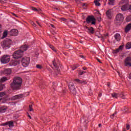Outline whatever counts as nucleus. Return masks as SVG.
Listing matches in <instances>:
<instances>
[{
	"mask_svg": "<svg viewBox=\"0 0 131 131\" xmlns=\"http://www.w3.org/2000/svg\"><path fill=\"white\" fill-rule=\"evenodd\" d=\"M109 2H110L111 3H112L113 4L114 0H109Z\"/></svg>",
	"mask_w": 131,
	"mask_h": 131,
	"instance_id": "obj_55",
	"label": "nucleus"
},
{
	"mask_svg": "<svg viewBox=\"0 0 131 131\" xmlns=\"http://www.w3.org/2000/svg\"><path fill=\"white\" fill-rule=\"evenodd\" d=\"M96 60L98 61V62H99V63L102 64V62H101V60H100V59L99 58H97Z\"/></svg>",
	"mask_w": 131,
	"mask_h": 131,
	"instance_id": "obj_48",
	"label": "nucleus"
},
{
	"mask_svg": "<svg viewBox=\"0 0 131 131\" xmlns=\"http://www.w3.org/2000/svg\"><path fill=\"white\" fill-rule=\"evenodd\" d=\"M11 45H12V40H11V39L6 38L3 41L2 46L3 48H10V46H11Z\"/></svg>",
	"mask_w": 131,
	"mask_h": 131,
	"instance_id": "obj_5",
	"label": "nucleus"
},
{
	"mask_svg": "<svg viewBox=\"0 0 131 131\" xmlns=\"http://www.w3.org/2000/svg\"><path fill=\"white\" fill-rule=\"evenodd\" d=\"M1 63L3 64H8L11 60V57L8 55H3L0 59Z\"/></svg>",
	"mask_w": 131,
	"mask_h": 131,
	"instance_id": "obj_4",
	"label": "nucleus"
},
{
	"mask_svg": "<svg viewBox=\"0 0 131 131\" xmlns=\"http://www.w3.org/2000/svg\"><path fill=\"white\" fill-rule=\"evenodd\" d=\"M20 63H21V61L20 60L13 61L10 63V66H16L17 65H19Z\"/></svg>",
	"mask_w": 131,
	"mask_h": 131,
	"instance_id": "obj_13",
	"label": "nucleus"
},
{
	"mask_svg": "<svg viewBox=\"0 0 131 131\" xmlns=\"http://www.w3.org/2000/svg\"><path fill=\"white\" fill-rule=\"evenodd\" d=\"M108 5H113V3L110 2H108Z\"/></svg>",
	"mask_w": 131,
	"mask_h": 131,
	"instance_id": "obj_59",
	"label": "nucleus"
},
{
	"mask_svg": "<svg viewBox=\"0 0 131 131\" xmlns=\"http://www.w3.org/2000/svg\"><path fill=\"white\" fill-rule=\"evenodd\" d=\"M97 14H98L99 15H101V13H100V11H99L98 10H96Z\"/></svg>",
	"mask_w": 131,
	"mask_h": 131,
	"instance_id": "obj_50",
	"label": "nucleus"
},
{
	"mask_svg": "<svg viewBox=\"0 0 131 131\" xmlns=\"http://www.w3.org/2000/svg\"><path fill=\"white\" fill-rule=\"evenodd\" d=\"M130 29H131V24H129L126 27V28L125 29V32H128V31L130 30Z\"/></svg>",
	"mask_w": 131,
	"mask_h": 131,
	"instance_id": "obj_20",
	"label": "nucleus"
},
{
	"mask_svg": "<svg viewBox=\"0 0 131 131\" xmlns=\"http://www.w3.org/2000/svg\"><path fill=\"white\" fill-rule=\"evenodd\" d=\"M28 48V46H27V45H23L20 47V49L19 50H21L22 51H23V53H24L25 51H27Z\"/></svg>",
	"mask_w": 131,
	"mask_h": 131,
	"instance_id": "obj_18",
	"label": "nucleus"
},
{
	"mask_svg": "<svg viewBox=\"0 0 131 131\" xmlns=\"http://www.w3.org/2000/svg\"><path fill=\"white\" fill-rule=\"evenodd\" d=\"M83 73H85V72L83 71V72H81L80 73H79V75H82V74H83Z\"/></svg>",
	"mask_w": 131,
	"mask_h": 131,
	"instance_id": "obj_47",
	"label": "nucleus"
},
{
	"mask_svg": "<svg viewBox=\"0 0 131 131\" xmlns=\"http://www.w3.org/2000/svg\"><path fill=\"white\" fill-rule=\"evenodd\" d=\"M53 66L55 68V69L57 70V72H59L60 71V70L59 69V67H58V65H57V63H56V60H54L53 61Z\"/></svg>",
	"mask_w": 131,
	"mask_h": 131,
	"instance_id": "obj_15",
	"label": "nucleus"
},
{
	"mask_svg": "<svg viewBox=\"0 0 131 131\" xmlns=\"http://www.w3.org/2000/svg\"><path fill=\"white\" fill-rule=\"evenodd\" d=\"M128 9V4H126L125 5H123L121 7V10L123 11H127Z\"/></svg>",
	"mask_w": 131,
	"mask_h": 131,
	"instance_id": "obj_17",
	"label": "nucleus"
},
{
	"mask_svg": "<svg viewBox=\"0 0 131 131\" xmlns=\"http://www.w3.org/2000/svg\"><path fill=\"white\" fill-rule=\"evenodd\" d=\"M124 66L126 67H131V57H127L124 60Z\"/></svg>",
	"mask_w": 131,
	"mask_h": 131,
	"instance_id": "obj_8",
	"label": "nucleus"
},
{
	"mask_svg": "<svg viewBox=\"0 0 131 131\" xmlns=\"http://www.w3.org/2000/svg\"><path fill=\"white\" fill-rule=\"evenodd\" d=\"M36 23H37V24H38V25H39V26L41 27V26L40 25V24H39V23L38 21H36Z\"/></svg>",
	"mask_w": 131,
	"mask_h": 131,
	"instance_id": "obj_52",
	"label": "nucleus"
},
{
	"mask_svg": "<svg viewBox=\"0 0 131 131\" xmlns=\"http://www.w3.org/2000/svg\"><path fill=\"white\" fill-rule=\"evenodd\" d=\"M69 89L70 90V93L73 95V96H76L77 92H76V89H75V86L74 84L71 83L69 85Z\"/></svg>",
	"mask_w": 131,
	"mask_h": 131,
	"instance_id": "obj_6",
	"label": "nucleus"
},
{
	"mask_svg": "<svg viewBox=\"0 0 131 131\" xmlns=\"http://www.w3.org/2000/svg\"><path fill=\"white\" fill-rule=\"evenodd\" d=\"M116 114H117V112L115 111L114 114H113L112 115H111V118L113 119V118H114V116H115V115Z\"/></svg>",
	"mask_w": 131,
	"mask_h": 131,
	"instance_id": "obj_30",
	"label": "nucleus"
},
{
	"mask_svg": "<svg viewBox=\"0 0 131 131\" xmlns=\"http://www.w3.org/2000/svg\"><path fill=\"white\" fill-rule=\"evenodd\" d=\"M101 40H102V41H104V38L103 37H101Z\"/></svg>",
	"mask_w": 131,
	"mask_h": 131,
	"instance_id": "obj_62",
	"label": "nucleus"
},
{
	"mask_svg": "<svg viewBox=\"0 0 131 131\" xmlns=\"http://www.w3.org/2000/svg\"><path fill=\"white\" fill-rule=\"evenodd\" d=\"M2 125H4V126H5V125H8V122L3 123Z\"/></svg>",
	"mask_w": 131,
	"mask_h": 131,
	"instance_id": "obj_53",
	"label": "nucleus"
},
{
	"mask_svg": "<svg viewBox=\"0 0 131 131\" xmlns=\"http://www.w3.org/2000/svg\"><path fill=\"white\" fill-rule=\"evenodd\" d=\"M116 21L118 22H122L123 20H124V17H123V15L121 13H119L117 15L116 17Z\"/></svg>",
	"mask_w": 131,
	"mask_h": 131,
	"instance_id": "obj_9",
	"label": "nucleus"
},
{
	"mask_svg": "<svg viewBox=\"0 0 131 131\" xmlns=\"http://www.w3.org/2000/svg\"><path fill=\"white\" fill-rule=\"evenodd\" d=\"M117 96H118V94L117 93H114L112 94V96L113 97V98H115L116 99H117Z\"/></svg>",
	"mask_w": 131,
	"mask_h": 131,
	"instance_id": "obj_26",
	"label": "nucleus"
},
{
	"mask_svg": "<svg viewBox=\"0 0 131 131\" xmlns=\"http://www.w3.org/2000/svg\"><path fill=\"white\" fill-rule=\"evenodd\" d=\"M50 25H51V27H53V28H55V26H54V25L51 24Z\"/></svg>",
	"mask_w": 131,
	"mask_h": 131,
	"instance_id": "obj_58",
	"label": "nucleus"
},
{
	"mask_svg": "<svg viewBox=\"0 0 131 131\" xmlns=\"http://www.w3.org/2000/svg\"><path fill=\"white\" fill-rule=\"evenodd\" d=\"M6 95V93L5 92H0V98H2V97H4V96Z\"/></svg>",
	"mask_w": 131,
	"mask_h": 131,
	"instance_id": "obj_32",
	"label": "nucleus"
},
{
	"mask_svg": "<svg viewBox=\"0 0 131 131\" xmlns=\"http://www.w3.org/2000/svg\"><path fill=\"white\" fill-rule=\"evenodd\" d=\"M40 88H41V89H45V87H43L42 85H40Z\"/></svg>",
	"mask_w": 131,
	"mask_h": 131,
	"instance_id": "obj_63",
	"label": "nucleus"
},
{
	"mask_svg": "<svg viewBox=\"0 0 131 131\" xmlns=\"http://www.w3.org/2000/svg\"><path fill=\"white\" fill-rule=\"evenodd\" d=\"M6 80H8V78L3 77L0 79V82H5Z\"/></svg>",
	"mask_w": 131,
	"mask_h": 131,
	"instance_id": "obj_23",
	"label": "nucleus"
},
{
	"mask_svg": "<svg viewBox=\"0 0 131 131\" xmlns=\"http://www.w3.org/2000/svg\"><path fill=\"white\" fill-rule=\"evenodd\" d=\"M49 47L50 48V49H51V50L55 52V53H57V50H56L55 49V47L53 46V45H49Z\"/></svg>",
	"mask_w": 131,
	"mask_h": 131,
	"instance_id": "obj_24",
	"label": "nucleus"
},
{
	"mask_svg": "<svg viewBox=\"0 0 131 131\" xmlns=\"http://www.w3.org/2000/svg\"><path fill=\"white\" fill-rule=\"evenodd\" d=\"M75 81H77V82H79H79H80V80H79V79H76L75 80Z\"/></svg>",
	"mask_w": 131,
	"mask_h": 131,
	"instance_id": "obj_49",
	"label": "nucleus"
},
{
	"mask_svg": "<svg viewBox=\"0 0 131 131\" xmlns=\"http://www.w3.org/2000/svg\"><path fill=\"white\" fill-rule=\"evenodd\" d=\"M111 14H112L111 10H108L106 11V15L107 18H108V19H111L112 18V16Z\"/></svg>",
	"mask_w": 131,
	"mask_h": 131,
	"instance_id": "obj_16",
	"label": "nucleus"
},
{
	"mask_svg": "<svg viewBox=\"0 0 131 131\" xmlns=\"http://www.w3.org/2000/svg\"><path fill=\"white\" fill-rule=\"evenodd\" d=\"M126 129L127 130H128V129H129V127H130V125H129L128 124H126Z\"/></svg>",
	"mask_w": 131,
	"mask_h": 131,
	"instance_id": "obj_38",
	"label": "nucleus"
},
{
	"mask_svg": "<svg viewBox=\"0 0 131 131\" xmlns=\"http://www.w3.org/2000/svg\"><path fill=\"white\" fill-rule=\"evenodd\" d=\"M22 82L23 80L21 77H14L13 79V81L10 83V88L13 91L21 90Z\"/></svg>",
	"mask_w": 131,
	"mask_h": 131,
	"instance_id": "obj_1",
	"label": "nucleus"
},
{
	"mask_svg": "<svg viewBox=\"0 0 131 131\" xmlns=\"http://www.w3.org/2000/svg\"><path fill=\"white\" fill-rule=\"evenodd\" d=\"M122 111H123L124 113H128V112H128V107L126 106L123 107Z\"/></svg>",
	"mask_w": 131,
	"mask_h": 131,
	"instance_id": "obj_22",
	"label": "nucleus"
},
{
	"mask_svg": "<svg viewBox=\"0 0 131 131\" xmlns=\"http://www.w3.org/2000/svg\"><path fill=\"white\" fill-rule=\"evenodd\" d=\"M126 49H131V42L127 43L126 45Z\"/></svg>",
	"mask_w": 131,
	"mask_h": 131,
	"instance_id": "obj_27",
	"label": "nucleus"
},
{
	"mask_svg": "<svg viewBox=\"0 0 131 131\" xmlns=\"http://www.w3.org/2000/svg\"><path fill=\"white\" fill-rule=\"evenodd\" d=\"M79 83H84V84H86V82L84 80H83V81L80 80Z\"/></svg>",
	"mask_w": 131,
	"mask_h": 131,
	"instance_id": "obj_40",
	"label": "nucleus"
},
{
	"mask_svg": "<svg viewBox=\"0 0 131 131\" xmlns=\"http://www.w3.org/2000/svg\"><path fill=\"white\" fill-rule=\"evenodd\" d=\"M22 98H24V94H21L14 96L11 98V100L15 101V100H18V99H22Z\"/></svg>",
	"mask_w": 131,
	"mask_h": 131,
	"instance_id": "obj_11",
	"label": "nucleus"
},
{
	"mask_svg": "<svg viewBox=\"0 0 131 131\" xmlns=\"http://www.w3.org/2000/svg\"><path fill=\"white\" fill-rule=\"evenodd\" d=\"M23 51L21 50H18L17 51H15L12 56L14 58V59H20V58H22L23 57Z\"/></svg>",
	"mask_w": 131,
	"mask_h": 131,
	"instance_id": "obj_3",
	"label": "nucleus"
},
{
	"mask_svg": "<svg viewBox=\"0 0 131 131\" xmlns=\"http://www.w3.org/2000/svg\"><path fill=\"white\" fill-rule=\"evenodd\" d=\"M86 23L90 25H96V18L93 15H89L86 18Z\"/></svg>",
	"mask_w": 131,
	"mask_h": 131,
	"instance_id": "obj_2",
	"label": "nucleus"
},
{
	"mask_svg": "<svg viewBox=\"0 0 131 131\" xmlns=\"http://www.w3.org/2000/svg\"><path fill=\"white\" fill-rule=\"evenodd\" d=\"M29 111L30 112H33V108H32V105H29Z\"/></svg>",
	"mask_w": 131,
	"mask_h": 131,
	"instance_id": "obj_33",
	"label": "nucleus"
},
{
	"mask_svg": "<svg viewBox=\"0 0 131 131\" xmlns=\"http://www.w3.org/2000/svg\"><path fill=\"white\" fill-rule=\"evenodd\" d=\"M7 35H8V32L7 31H4V33H3V36L2 38H5L6 37H7Z\"/></svg>",
	"mask_w": 131,
	"mask_h": 131,
	"instance_id": "obj_28",
	"label": "nucleus"
},
{
	"mask_svg": "<svg viewBox=\"0 0 131 131\" xmlns=\"http://www.w3.org/2000/svg\"><path fill=\"white\" fill-rule=\"evenodd\" d=\"M85 28H86V29H88L89 32L90 33H92V34H94V33H95V29H94V28H93L92 27L89 28L87 26H85Z\"/></svg>",
	"mask_w": 131,
	"mask_h": 131,
	"instance_id": "obj_14",
	"label": "nucleus"
},
{
	"mask_svg": "<svg viewBox=\"0 0 131 131\" xmlns=\"http://www.w3.org/2000/svg\"><path fill=\"white\" fill-rule=\"evenodd\" d=\"M28 114V117H29V118H30V119H31V116H30V115H29V114L28 113H27Z\"/></svg>",
	"mask_w": 131,
	"mask_h": 131,
	"instance_id": "obj_51",
	"label": "nucleus"
},
{
	"mask_svg": "<svg viewBox=\"0 0 131 131\" xmlns=\"http://www.w3.org/2000/svg\"><path fill=\"white\" fill-rule=\"evenodd\" d=\"M32 11H35L36 12H38V10L34 7H32Z\"/></svg>",
	"mask_w": 131,
	"mask_h": 131,
	"instance_id": "obj_39",
	"label": "nucleus"
},
{
	"mask_svg": "<svg viewBox=\"0 0 131 131\" xmlns=\"http://www.w3.org/2000/svg\"><path fill=\"white\" fill-rule=\"evenodd\" d=\"M115 39H116V40H117V41H119V40H120L121 39V37H120V34L117 33L115 35Z\"/></svg>",
	"mask_w": 131,
	"mask_h": 131,
	"instance_id": "obj_19",
	"label": "nucleus"
},
{
	"mask_svg": "<svg viewBox=\"0 0 131 131\" xmlns=\"http://www.w3.org/2000/svg\"><path fill=\"white\" fill-rule=\"evenodd\" d=\"M30 62V58L24 57L21 60L22 65L24 67H27L29 65Z\"/></svg>",
	"mask_w": 131,
	"mask_h": 131,
	"instance_id": "obj_7",
	"label": "nucleus"
},
{
	"mask_svg": "<svg viewBox=\"0 0 131 131\" xmlns=\"http://www.w3.org/2000/svg\"><path fill=\"white\" fill-rule=\"evenodd\" d=\"M11 73H12V70L11 69H6L3 71V74L5 75H10Z\"/></svg>",
	"mask_w": 131,
	"mask_h": 131,
	"instance_id": "obj_12",
	"label": "nucleus"
},
{
	"mask_svg": "<svg viewBox=\"0 0 131 131\" xmlns=\"http://www.w3.org/2000/svg\"><path fill=\"white\" fill-rule=\"evenodd\" d=\"M85 6H86V3H83L82 7H85Z\"/></svg>",
	"mask_w": 131,
	"mask_h": 131,
	"instance_id": "obj_54",
	"label": "nucleus"
},
{
	"mask_svg": "<svg viewBox=\"0 0 131 131\" xmlns=\"http://www.w3.org/2000/svg\"><path fill=\"white\" fill-rule=\"evenodd\" d=\"M12 15H13V16H15V17H17V15H16L15 13H12Z\"/></svg>",
	"mask_w": 131,
	"mask_h": 131,
	"instance_id": "obj_60",
	"label": "nucleus"
},
{
	"mask_svg": "<svg viewBox=\"0 0 131 131\" xmlns=\"http://www.w3.org/2000/svg\"><path fill=\"white\" fill-rule=\"evenodd\" d=\"M60 20H62V21H67V19L65 18H63V17H61L60 18Z\"/></svg>",
	"mask_w": 131,
	"mask_h": 131,
	"instance_id": "obj_43",
	"label": "nucleus"
},
{
	"mask_svg": "<svg viewBox=\"0 0 131 131\" xmlns=\"http://www.w3.org/2000/svg\"><path fill=\"white\" fill-rule=\"evenodd\" d=\"M123 48V46L121 45V46H120L119 47L118 50H119V51L120 50H122Z\"/></svg>",
	"mask_w": 131,
	"mask_h": 131,
	"instance_id": "obj_42",
	"label": "nucleus"
},
{
	"mask_svg": "<svg viewBox=\"0 0 131 131\" xmlns=\"http://www.w3.org/2000/svg\"><path fill=\"white\" fill-rule=\"evenodd\" d=\"M9 125V127L14 126V122L13 121H10L7 122V125Z\"/></svg>",
	"mask_w": 131,
	"mask_h": 131,
	"instance_id": "obj_21",
	"label": "nucleus"
},
{
	"mask_svg": "<svg viewBox=\"0 0 131 131\" xmlns=\"http://www.w3.org/2000/svg\"><path fill=\"white\" fill-rule=\"evenodd\" d=\"M99 2H100V0H95L94 1V4H95V6H101V4H100Z\"/></svg>",
	"mask_w": 131,
	"mask_h": 131,
	"instance_id": "obj_25",
	"label": "nucleus"
},
{
	"mask_svg": "<svg viewBox=\"0 0 131 131\" xmlns=\"http://www.w3.org/2000/svg\"><path fill=\"white\" fill-rule=\"evenodd\" d=\"M107 86H110V83H107Z\"/></svg>",
	"mask_w": 131,
	"mask_h": 131,
	"instance_id": "obj_64",
	"label": "nucleus"
},
{
	"mask_svg": "<svg viewBox=\"0 0 131 131\" xmlns=\"http://www.w3.org/2000/svg\"><path fill=\"white\" fill-rule=\"evenodd\" d=\"M126 20L127 22H129V21L131 20V17L128 16L127 17H126Z\"/></svg>",
	"mask_w": 131,
	"mask_h": 131,
	"instance_id": "obj_36",
	"label": "nucleus"
},
{
	"mask_svg": "<svg viewBox=\"0 0 131 131\" xmlns=\"http://www.w3.org/2000/svg\"><path fill=\"white\" fill-rule=\"evenodd\" d=\"M9 34L11 36H16L18 35V30L15 29H13L10 31V32L9 33Z\"/></svg>",
	"mask_w": 131,
	"mask_h": 131,
	"instance_id": "obj_10",
	"label": "nucleus"
},
{
	"mask_svg": "<svg viewBox=\"0 0 131 131\" xmlns=\"http://www.w3.org/2000/svg\"><path fill=\"white\" fill-rule=\"evenodd\" d=\"M32 25L34 27H36V25L34 23H33V21H32Z\"/></svg>",
	"mask_w": 131,
	"mask_h": 131,
	"instance_id": "obj_46",
	"label": "nucleus"
},
{
	"mask_svg": "<svg viewBox=\"0 0 131 131\" xmlns=\"http://www.w3.org/2000/svg\"><path fill=\"white\" fill-rule=\"evenodd\" d=\"M80 58H84V56L83 55H80Z\"/></svg>",
	"mask_w": 131,
	"mask_h": 131,
	"instance_id": "obj_61",
	"label": "nucleus"
},
{
	"mask_svg": "<svg viewBox=\"0 0 131 131\" xmlns=\"http://www.w3.org/2000/svg\"><path fill=\"white\" fill-rule=\"evenodd\" d=\"M4 88H5V84H0V92L1 91H3L4 90Z\"/></svg>",
	"mask_w": 131,
	"mask_h": 131,
	"instance_id": "obj_31",
	"label": "nucleus"
},
{
	"mask_svg": "<svg viewBox=\"0 0 131 131\" xmlns=\"http://www.w3.org/2000/svg\"><path fill=\"white\" fill-rule=\"evenodd\" d=\"M119 52V49H117L116 50H113V54H117Z\"/></svg>",
	"mask_w": 131,
	"mask_h": 131,
	"instance_id": "obj_34",
	"label": "nucleus"
},
{
	"mask_svg": "<svg viewBox=\"0 0 131 131\" xmlns=\"http://www.w3.org/2000/svg\"><path fill=\"white\" fill-rule=\"evenodd\" d=\"M36 68H37L38 69H41L42 68V67H41V66L39 65V64H37L36 66Z\"/></svg>",
	"mask_w": 131,
	"mask_h": 131,
	"instance_id": "obj_37",
	"label": "nucleus"
},
{
	"mask_svg": "<svg viewBox=\"0 0 131 131\" xmlns=\"http://www.w3.org/2000/svg\"><path fill=\"white\" fill-rule=\"evenodd\" d=\"M128 11H129V12H131V5H128Z\"/></svg>",
	"mask_w": 131,
	"mask_h": 131,
	"instance_id": "obj_41",
	"label": "nucleus"
},
{
	"mask_svg": "<svg viewBox=\"0 0 131 131\" xmlns=\"http://www.w3.org/2000/svg\"><path fill=\"white\" fill-rule=\"evenodd\" d=\"M76 68H77V67H76V66H73V67H72V69H73V70H75Z\"/></svg>",
	"mask_w": 131,
	"mask_h": 131,
	"instance_id": "obj_44",
	"label": "nucleus"
},
{
	"mask_svg": "<svg viewBox=\"0 0 131 131\" xmlns=\"http://www.w3.org/2000/svg\"><path fill=\"white\" fill-rule=\"evenodd\" d=\"M83 70H86V69H88L86 67H83L82 68Z\"/></svg>",
	"mask_w": 131,
	"mask_h": 131,
	"instance_id": "obj_57",
	"label": "nucleus"
},
{
	"mask_svg": "<svg viewBox=\"0 0 131 131\" xmlns=\"http://www.w3.org/2000/svg\"><path fill=\"white\" fill-rule=\"evenodd\" d=\"M1 101H3V103H5V102H7V97H3L2 98H0Z\"/></svg>",
	"mask_w": 131,
	"mask_h": 131,
	"instance_id": "obj_29",
	"label": "nucleus"
},
{
	"mask_svg": "<svg viewBox=\"0 0 131 131\" xmlns=\"http://www.w3.org/2000/svg\"><path fill=\"white\" fill-rule=\"evenodd\" d=\"M122 4H126V5H127V4H128V0H122Z\"/></svg>",
	"mask_w": 131,
	"mask_h": 131,
	"instance_id": "obj_35",
	"label": "nucleus"
},
{
	"mask_svg": "<svg viewBox=\"0 0 131 131\" xmlns=\"http://www.w3.org/2000/svg\"><path fill=\"white\" fill-rule=\"evenodd\" d=\"M120 97L122 99H125V97L124 96V95H123V94H121Z\"/></svg>",
	"mask_w": 131,
	"mask_h": 131,
	"instance_id": "obj_45",
	"label": "nucleus"
},
{
	"mask_svg": "<svg viewBox=\"0 0 131 131\" xmlns=\"http://www.w3.org/2000/svg\"><path fill=\"white\" fill-rule=\"evenodd\" d=\"M2 32V25H0V33Z\"/></svg>",
	"mask_w": 131,
	"mask_h": 131,
	"instance_id": "obj_56",
	"label": "nucleus"
}]
</instances>
